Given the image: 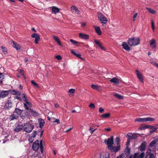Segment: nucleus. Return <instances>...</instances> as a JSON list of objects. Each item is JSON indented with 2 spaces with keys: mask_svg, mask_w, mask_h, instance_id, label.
Returning <instances> with one entry per match:
<instances>
[{
  "mask_svg": "<svg viewBox=\"0 0 158 158\" xmlns=\"http://www.w3.org/2000/svg\"><path fill=\"white\" fill-rule=\"evenodd\" d=\"M104 142H106L108 148L112 152H116L120 150V145L116 147L113 146L114 144V141L113 136L112 135L110 136V138H108L107 141L106 139H105Z\"/></svg>",
  "mask_w": 158,
  "mask_h": 158,
  "instance_id": "nucleus-1",
  "label": "nucleus"
},
{
  "mask_svg": "<svg viewBox=\"0 0 158 158\" xmlns=\"http://www.w3.org/2000/svg\"><path fill=\"white\" fill-rule=\"evenodd\" d=\"M140 41L139 38L132 37L128 39L127 43L131 46H135L140 44Z\"/></svg>",
  "mask_w": 158,
  "mask_h": 158,
  "instance_id": "nucleus-2",
  "label": "nucleus"
},
{
  "mask_svg": "<svg viewBox=\"0 0 158 158\" xmlns=\"http://www.w3.org/2000/svg\"><path fill=\"white\" fill-rule=\"evenodd\" d=\"M155 119L151 117L144 118H138L135 120V121L139 122H145L148 121L152 122L155 120Z\"/></svg>",
  "mask_w": 158,
  "mask_h": 158,
  "instance_id": "nucleus-3",
  "label": "nucleus"
},
{
  "mask_svg": "<svg viewBox=\"0 0 158 158\" xmlns=\"http://www.w3.org/2000/svg\"><path fill=\"white\" fill-rule=\"evenodd\" d=\"M34 128V126L29 123H26L23 125V130L26 132L31 131Z\"/></svg>",
  "mask_w": 158,
  "mask_h": 158,
  "instance_id": "nucleus-4",
  "label": "nucleus"
},
{
  "mask_svg": "<svg viewBox=\"0 0 158 158\" xmlns=\"http://www.w3.org/2000/svg\"><path fill=\"white\" fill-rule=\"evenodd\" d=\"M98 19L102 23L104 24H106L107 21V18L101 13L98 12Z\"/></svg>",
  "mask_w": 158,
  "mask_h": 158,
  "instance_id": "nucleus-5",
  "label": "nucleus"
},
{
  "mask_svg": "<svg viewBox=\"0 0 158 158\" xmlns=\"http://www.w3.org/2000/svg\"><path fill=\"white\" fill-rule=\"evenodd\" d=\"M10 93V91L1 90L0 91V98H4L8 96Z\"/></svg>",
  "mask_w": 158,
  "mask_h": 158,
  "instance_id": "nucleus-6",
  "label": "nucleus"
},
{
  "mask_svg": "<svg viewBox=\"0 0 158 158\" xmlns=\"http://www.w3.org/2000/svg\"><path fill=\"white\" fill-rule=\"evenodd\" d=\"M12 102L10 100H8L4 107V108L6 110H9L12 106Z\"/></svg>",
  "mask_w": 158,
  "mask_h": 158,
  "instance_id": "nucleus-7",
  "label": "nucleus"
},
{
  "mask_svg": "<svg viewBox=\"0 0 158 158\" xmlns=\"http://www.w3.org/2000/svg\"><path fill=\"white\" fill-rule=\"evenodd\" d=\"M39 148V141L37 140L35 141L33 143L32 146V148L35 151H36L38 150Z\"/></svg>",
  "mask_w": 158,
  "mask_h": 158,
  "instance_id": "nucleus-8",
  "label": "nucleus"
},
{
  "mask_svg": "<svg viewBox=\"0 0 158 158\" xmlns=\"http://www.w3.org/2000/svg\"><path fill=\"white\" fill-rule=\"evenodd\" d=\"M32 37L33 38H35V42L36 44H38V41H39L40 38V35L37 33H34L32 35Z\"/></svg>",
  "mask_w": 158,
  "mask_h": 158,
  "instance_id": "nucleus-9",
  "label": "nucleus"
},
{
  "mask_svg": "<svg viewBox=\"0 0 158 158\" xmlns=\"http://www.w3.org/2000/svg\"><path fill=\"white\" fill-rule=\"evenodd\" d=\"M23 128V126L21 123H19L15 129V131L16 132H18Z\"/></svg>",
  "mask_w": 158,
  "mask_h": 158,
  "instance_id": "nucleus-10",
  "label": "nucleus"
},
{
  "mask_svg": "<svg viewBox=\"0 0 158 158\" xmlns=\"http://www.w3.org/2000/svg\"><path fill=\"white\" fill-rule=\"evenodd\" d=\"M136 72L137 77L139 81L141 82H143V78L142 75L138 70H136Z\"/></svg>",
  "mask_w": 158,
  "mask_h": 158,
  "instance_id": "nucleus-11",
  "label": "nucleus"
},
{
  "mask_svg": "<svg viewBox=\"0 0 158 158\" xmlns=\"http://www.w3.org/2000/svg\"><path fill=\"white\" fill-rule=\"evenodd\" d=\"M127 137L129 139H133L137 137V135L135 133H129L127 134Z\"/></svg>",
  "mask_w": 158,
  "mask_h": 158,
  "instance_id": "nucleus-12",
  "label": "nucleus"
},
{
  "mask_svg": "<svg viewBox=\"0 0 158 158\" xmlns=\"http://www.w3.org/2000/svg\"><path fill=\"white\" fill-rule=\"evenodd\" d=\"M147 143L145 141L143 142L139 146V150L141 152H143L145 150V147Z\"/></svg>",
  "mask_w": 158,
  "mask_h": 158,
  "instance_id": "nucleus-13",
  "label": "nucleus"
},
{
  "mask_svg": "<svg viewBox=\"0 0 158 158\" xmlns=\"http://www.w3.org/2000/svg\"><path fill=\"white\" fill-rule=\"evenodd\" d=\"M11 44H12V46L14 48H15L17 50H19L21 48V46L15 42L13 41L11 42Z\"/></svg>",
  "mask_w": 158,
  "mask_h": 158,
  "instance_id": "nucleus-14",
  "label": "nucleus"
},
{
  "mask_svg": "<svg viewBox=\"0 0 158 158\" xmlns=\"http://www.w3.org/2000/svg\"><path fill=\"white\" fill-rule=\"evenodd\" d=\"M19 115L14 110L13 112V114H12L10 116V118L11 120H13L15 119H18L19 118Z\"/></svg>",
  "mask_w": 158,
  "mask_h": 158,
  "instance_id": "nucleus-15",
  "label": "nucleus"
},
{
  "mask_svg": "<svg viewBox=\"0 0 158 158\" xmlns=\"http://www.w3.org/2000/svg\"><path fill=\"white\" fill-rule=\"evenodd\" d=\"M93 27L95 29L96 32L98 35H100L102 34L100 27L94 25Z\"/></svg>",
  "mask_w": 158,
  "mask_h": 158,
  "instance_id": "nucleus-16",
  "label": "nucleus"
},
{
  "mask_svg": "<svg viewBox=\"0 0 158 158\" xmlns=\"http://www.w3.org/2000/svg\"><path fill=\"white\" fill-rule=\"evenodd\" d=\"M79 37L80 38L85 40H87L89 39V35H88L81 33L79 34Z\"/></svg>",
  "mask_w": 158,
  "mask_h": 158,
  "instance_id": "nucleus-17",
  "label": "nucleus"
},
{
  "mask_svg": "<svg viewBox=\"0 0 158 158\" xmlns=\"http://www.w3.org/2000/svg\"><path fill=\"white\" fill-rule=\"evenodd\" d=\"M122 46L124 49L127 51H129L130 50V47L127 44V43L125 42H123L122 44Z\"/></svg>",
  "mask_w": 158,
  "mask_h": 158,
  "instance_id": "nucleus-18",
  "label": "nucleus"
},
{
  "mask_svg": "<svg viewBox=\"0 0 158 158\" xmlns=\"http://www.w3.org/2000/svg\"><path fill=\"white\" fill-rule=\"evenodd\" d=\"M110 81L115 83L116 85H118L119 84V79L116 77H113L110 80Z\"/></svg>",
  "mask_w": 158,
  "mask_h": 158,
  "instance_id": "nucleus-19",
  "label": "nucleus"
},
{
  "mask_svg": "<svg viewBox=\"0 0 158 158\" xmlns=\"http://www.w3.org/2000/svg\"><path fill=\"white\" fill-rule=\"evenodd\" d=\"M100 158H109V154L107 152H103L100 155Z\"/></svg>",
  "mask_w": 158,
  "mask_h": 158,
  "instance_id": "nucleus-20",
  "label": "nucleus"
},
{
  "mask_svg": "<svg viewBox=\"0 0 158 158\" xmlns=\"http://www.w3.org/2000/svg\"><path fill=\"white\" fill-rule=\"evenodd\" d=\"M29 111H30L31 114L34 116H38L40 115L39 113L37 112L36 111L34 110L33 109L30 108Z\"/></svg>",
  "mask_w": 158,
  "mask_h": 158,
  "instance_id": "nucleus-21",
  "label": "nucleus"
},
{
  "mask_svg": "<svg viewBox=\"0 0 158 158\" xmlns=\"http://www.w3.org/2000/svg\"><path fill=\"white\" fill-rule=\"evenodd\" d=\"M150 45L153 48H155L156 47V41L155 39H152L150 41Z\"/></svg>",
  "mask_w": 158,
  "mask_h": 158,
  "instance_id": "nucleus-22",
  "label": "nucleus"
},
{
  "mask_svg": "<svg viewBox=\"0 0 158 158\" xmlns=\"http://www.w3.org/2000/svg\"><path fill=\"white\" fill-rule=\"evenodd\" d=\"M53 38L55 41H56L58 44L61 46H62V45L61 44L60 41L58 37L55 35L53 36Z\"/></svg>",
  "mask_w": 158,
  "mask_h": 158,
  "instance_id": "nucleus-23",
  "label": "nucleus"
},
{
  "mask_svg": "<svg viewBox=\"0 0 158 158\" xmlns=\"http://www.w3.org/2000/svg\"><path fill=\"white\" fill-rule=\"evenodd\" d=\"M59 9L58 8L53 6L52 7V13L56 14L59 12Z\"/></svg>",
  "mask_w": 158,
  "mask_h": 158,
  "instance_id": "nucleus-24",
  "label": "nucleus"
},
{
  "mask_svg": "<svg viewBox=\"0 0 158 158\" xmlns=\"http://www.w3.org/2000/svg\"><path fill=\"white\" fill-rule=\"evenodd\" d=\"M40 119H40L39 120V123L40 125L39 127L40 128H42L44 125L45 121L43 119Z\"/></svg>",
  "mask_w": 158,
  "mask_h": 158,
  "instance_id": "nucleus-25",
  "label": "nucleus"
},
{
  "mask_svg": "<svg viewBox=\"0 0 158 158\" xmlns=\"http://www.w3.org/2000/svg\"><path fill=\"white\" fill-rule=\"evenodd\" d=\"M113 95L114 97L119 99H122L123 98V97L122 96L117 93H114Z\"/></svg>",
  "mask_w": 158,
  "mask_h": 158,
  "instance_id": "nucleus-26",
  "label": "nucleus"
},
{
  "mask_svg": "<svg viewBox=\"0 0 158 158\" xmlns=\"http://www.w3.org/2000/svg\"><path fill=\"white\" fill-rule=\"evenodd\" d=\"M71 9L72 10H74L75 12L77 13V14H79L80 12V11L75 6H72L71 7Z\"/></svg>",
  "mask_w": 158,
  "mask_h": 158,
  "instance_id": "nucleus-27",
  "label": "nucleus"
},
{
  "mask_svg": "<svg viewBox=\"0 0 158 158\" xmlns=\"http://www.w3.org/2000/svg\"><path fill=\"white\" fill-rule=\"evenodd\" d=\"M146 9L152 14H155L156 11L150 8L146 7Z\"/></svg>",
  "mask_w": 158,
  "mask_h": 158,
  "instance_id": "nucleus-28",
  "label": "nucleus"
},
{
  "mask_svg": "<svg viewBox=\"0 0 158 158\" xmlns=\"http://www.w3.org/2000/svg\"><path fill=\"white\" fill-rule=\"evenodd\" d=\"M15 111L18 114L20 115L22 113L23 110L19 109V108H15Z\"/></svg>",
  "mask_w": 158,
  "mask_h": 158,
  "instance_id": "nucleus-29",
  "label": "nucleus"
},
{
  "mask_svg": "<svg viewBox=\"0 0 158 158\" xmlns=\"http://www.w3.org/2000/svg\"><path fill=\"white\" fill-rule=\"evenodd\" d=\"M40 146V151L42 153H43V144L42 140H41L40 141V144H39V147Z\"/></svg>",
  "mask_w": 158,
  "mask_h": 158,
  "instance_id": "nucleus-30",
  "label": "nucleus"
},
{
  "mask_svg": "<svg viewBox=\"0 0 158 158\" xmlns=\"http://www.w3.org/2000/svg\"><path fill=\"white\" fill-rule=\"evenodd\" d=\"M131 149L130 148H128L127 147L126 148L125 150V153L126 155H128L129 154L130 152Z\"/></svg>",
  "mask_w": 158,
  "mask_h": 158,
  "instance_id": "nucleus-31",
  "label": "nucleus"
},
{
  "mask_svg": "<svg viewBox=\"0 0 158 158\" xmlns=\"http://www.w3.org/2000/svg\"><path fill=\"white\" fill-rule=\"evenodd\" d=\"M71 52L72 54H73L74 55L77 56L80 59H82V57H81V55L80 54H77L72 50L71 51Z\"/></svg>",
  "mask_w": 158,
  "mask_h": 158,
  "instance_id": "nucleus-32",
  "label": "nucleus"
},
{
  "mask_svg": "<svg viewBox=\"0 0 158 158\" xmlns=\"http://www.w3.org/2000/svg\"><path fill=\"white\" fill-rule=\"evenodd\" d=\"M110 114L109 113H105L101 115V117L103 118H108L110 116Z\"/></svg>",
  "mask_w": 158,
  "mask_h": 158,
  "instance_id": "nucleus-33",
  "label": "nucleus"
},
{
  "mask_svg": "<svg viewBox=\"0 0 158 158\" xmlns=\"http://www.w3.org/2000/svg\"><path fill=\"white\" fill-rule=\"evenodd\" d=\"M151 153V149L150 148H148L147 152H146V155L145 158H147L148 157V156H149Z\"/></svg>",
  "mask_w": 158,
  "mask_h": 158,
  "instance_id": "nucleus-34",
  "label": "nucleus"
},
{
  "mask_svg": "<svg viewBox=\"0 0 158 158\" xmlns=\"http://www.w3.org/2000/svg\"><path fill=\"white\" fill-rule=\"evenodd\" d=\"M1 48L3 53L4 54H6L7 53L6 48L5 47H3V46H1Z\"/></svg>",
  "mask_w": 158,
  "mask_h": 158,
  "instance_id": "nucleus-35",
  "label": "nucleus"
},
{
  "mask_svg": "<svg viewBox=\"0 0 158 158\" xmlns=\"http://www.w3.org/2000/svg\"><path fill=\"white\" fill-rule=\"evenodd\" d=\"M68 92L69 93H71V94H69V95L73 96V95L75 92V89H70L69 90Z\"/></svg>",
  "mask_w": 158,
  "mask_h": 158,
  "instance_id": "nucleus-36",
  "label": "nucleus"
},
{
  "mask_svg": "<svg viewBox=\"0 0 158 158\" xmlns=\"http://www.w3.org/2000/svg\"><path fill=\"white\" fill-rule=\"evenodd\" d=\"M37 132L36 131H34L32 134H31L30 136H31L33 138H34L36 136V135H37Z\"/></svg>",
  "mask_w": 158,
  "mask_h": 158,
  "instance_id": "nucleus-37",
  "label": "nucleus"
},
{
  "mask_svg": "<svg viewBox=\"0 0 158 158\" xmlns=\"http://www.w3.org/2000/svg\"><path fill=\"white\" fill-rule=\"evenodd\" d=\"M143 126L144 129H146L147 128L152 129V126L149 125H144Z\"/></svg>",
  "mask_w": 158,
  "mask_h": 158,
  "instance_id": "nucleus-38",
  "label": "nucleus"
},
{
  "mask_svg": "<svg viewBox=\"0 0 158 158\" xmlns=\"http://www.w3.org/2000/svg\"><path fill=\"white\" fill-rule=\"evenodd\" d=\"M158 128V127H157L156 126H152V129H152V130L150 131H151V133H153Z\"/></svg>",
  "mask_w": 158,
  "mask_h": 158,
  "instance_id": "nucleus-39",
  "label": "nucleus"
},
{
  "mask_svg": "<svg viewBox=\"0 0 158 158\" xmlns=\"http://www.w3.org/2000/svg\"><path fill=\"white\" fill-rule=\"evenodd\" d=\"M145 155L144 152H142L137 157V158H143Z\"/></svg>",
  "mask_w": 158,
  "mask_h": 158,
  "instance_id": "nucleus-40",
  "label": "nucleus"
},
{
  "mask_svg": "<svg viewBox=\"0 0 158 158\" xmlns=\"http://www.w3.org/2000/svg\"><path fill=\"white\" fill-rule=\"evenodd\" d=\"M120 141V139L119 138H118V137L116 138L115 142L116 143L117 146H118L119 145H119Z\"/></svg>",
  "mask_w": 158,
  "mask_h": 158,
  "instance_id": "nucleus-41",
  "label": "nucleus"
},
{
  "mask_svg": "<svg viewBox=\"0 0 158 158\" xmlns=\"http://www.w3.org/2000/svg\"><path fill=\"white\" fill-rule=\"evenodd\" d=\"M156 143V141L155 140L152 141L150 143L149 145L150 147H153Z\"/></svg>",
  "mask_w": 158,
  "mask_h": 158,
  "instance_id": "nucleus-42",
  "label": "nucleus"
},
{
  "mask_svg": "<svg viewBox=\"0 0 158 158\" xmlns=\"http://www.w3.org/2000/svg\"><path fill=\"white\" fill-rule=\"evenodd\" d=\"M91 88L94 89H98L99 87L96 85L92 84L91 85Z\"/></svg>",
  "mask_w": 158,
  "mask_h": 158,
  "instance_id": "nucleus-43",
  "label": "nucleus"
},
{
  "mask_svg": "<svg viewBox=\"0 0 158 158\" xmlns=\"http://www.w3.org/2000/svg\"><path fill=\"white\" fill-rule=\"evenodd\" d=\"M89 107L91 109H94L95 108V106L94 104L91 103L89 104Z\"/></svg>",
  "mask_w": 158,
  "mask_h": 158,
  "instance_id": "nucleus-44",
  "label": "nucleus"
},
{
  "mask_svg": "<svg viewBox=\"0 0 158 158\" xmlns=\"http://www.w3.org/2000/svg\"><path fill=\"white\" fill-rule=\"evenodd\" d=\"M8 91H10V93L11 94L13 95H15V94L16 91V90H8Z\"/></svg>",
  "mask_w": 158,
  "mask_h": 158,
  "instance_id": "nucleus-45",
  "label": "nucleus"
},
{
  "mask_svg": "<svg viewBox=\"0 0 158 158\" xmlns=\"http://www.w3.org/2000/svg\"><path fill=\"white\" fill-rule=\"evenodd\" d=\"M70 41L72 43L73 45H75L79 43L78 42L76 41L75 40H74L73 39L70 40Z\"/></svg>",
  "mask_w": 158,
  "mask_h": 158,
  "instance_id": "nucleus-46",
  "label": "nucleus"
},
{
  "mask_svg": "<svg viewBox=\"0 0 158 158\" xmlns=\"http://www.w3.org/2000/svg\"><path fill=\"white\" fill-rule=\"evenodd\" d=\"M31 83L32 84L34 85L36 87H39V85L38 84L36 83L33 80H32L31 81Z\"/></svg>",
  "mask_w": 158,
  "mask_h": 158,
  "instance_id": "nucleus-47",
  "label": "nucleus"
},
{
  "mask_svg": "<svg viewBox=\"0 0 158 158\" xmlns=\"http://www.w3.org/2000/svg\"><path fill=\"white\" fill-rule=\"evenodd\" d=\"M151 23H152V27L153 30H154L155 29V27H154V23L153 22V20H152L151 21Z\"/></svg>",
  "mask_w": 158,
  "mask_h": 158,
  "instance_id": "nucleus-48",
  "label": "nucleus"
},
{
  "mask_svg": "<svg viewBox=\"0 0 158 158\" xmlns=\"http://www.w3.org/2000/svg\"><path fill=\"white\" fill-rule=\"evenodd\" d=\"M34 138H32V137L31 136H30L29 137V139H28L29 142L31 143H32L34 140Z\"/></svg>",
  "mask_w": 158,
  "mask_h": 158,
  "instance_id": "nucleus-49",
  "label": "nucleus"
},
{
  "mask_svg": "<svg viewBox=\"0 0 158 158\" xmlns=\"http://www.w3.org/2000/svg\"><path fill=\"white\" fill-rule=\"evenodd\" d=\"M7 136H6L4 137V139H3V143H5L7 142V140H8V139H7Z\"/></svg>",
  "mask_w": 158,
  "mask_h": 158,
  "instance_id": "nucleus-50",
  "label": "nucleus"
},
{
  "mask_svg": "<svg viewBox=\"0 0 158 158\" xmlns=\"http://www.w3.org/2000/svg\"><path fill=\"white\" fill-rule=\"evenodd\" d=\"M23 106L27 110H30V109H29L26 103H24L23 104Z\"/></svg>",
  "mask_w": 158,
  "mask_h": 158,
  "instance_id": "nucleus-51",
  "label": "nucleus"
},
{
  "mask_svg": "<svg viewBox=\"0 0 158 158\" xmlns=\"http://www.w3.org/2000/svg\"><path fill=\"white\" fill-rule=\"evenodd\" d=\"M148 158H155L154 154L153 153L150 154Z\"/></svg>",
  "mask_w": 158,
  "mask_h": 158,
  "instance_id": "nucleus-52",
  "label": "nucleus"
},
{
  "mask_svg": "<svg viewBox=\"0 0 158 158\" xmlns=\"http://www.w3.org/2000/svg\"><path fill=\"white\" fill-rule=\"evenodd\" d=\"M99 111L100 113H102L104 112V109L102 107H100L99 110Z\"/></svg>",
  "mask_w": 158,
  "mask_h": 158,
  "instance_id": "nucleus-53",
  "label": "nucleus"
},
{
  "mask_svg": "<svg viewBox=\"0 0 158 158\" xmlns=\"http://www.w3.org/2000/svg\"><path fill=\"white\" fill-rule=\"evenodd\" d=\"M5 77L4 75H2V77H0V84L3 82V79H4Z\"/></svg>",
  "mask_w": 158,
  "mask_h": 158,
  "instance_id": "nucleus-54",
  "label": "nucleus"
},
{
  "mask_svg": "<svg viewBox=\"0 0 158 158\" xmlns=\"http://www.w3.org/2000/svg\"><path fill=\"white\" fill-rule=\"evenodd\" d=\"M137 15H138V14L137 13H135L134 15L133 16V21H134L135 20V18H136Z\"/></svg>",
  "mask_w": 158,
  "mask_h": 158,
  "instance_id": "nucleus-55",
  "label": "nucleus"
},
{
  "mask_svg": "<svg viewBox=\"0 0 158 158\" xmlns=\"http://www.w3.org/2000/svg\"><path fill=\"white\" fill-rule=\"evenodd\" d=\"M56 58L58 60H60L62 59L61 56L59 55L56 56Z\"/></svg>",
  "mask_w": 158,
  "mask_h": 158,
  "instance_id": "nucleus-56",
  "label": "nucleus"
},
{
  "mask_svg": "<svg viewBox=\"0 0 158 158\" xmlns=\"http://www.w3.org/2000/svg\"><path fill=\"white\" fill-rule=\"evenodd\" d=\"M14 94H15V95L18 96H20L21 94V93L17 90H16V94L15 93Z\"/></svg>",
  "mask_w": 158,
  "mask_h": 158,
  "instance_id": "nucleus-57",
  "label": "nucleus"
},
{
  "mask_svg": "<svg viewBox=\"0 0 158 158\" xmlns=\"http://www.w3.org/2000/svg\"><path fill=\"white\" fill-rule=\"evenodd\" d=\"M138 153H135L134 154L133 156V158H137L138 157Z\"/></svg>",
  "mask_w": 158,
  "mask_h": 158,
  "instance_id": "nucleus-58",
  "label": "nucleus"
},
{
  "mask_svg": "<svg viewBox=\"0 0 158 158\" xmlns=\"http://www.w3.org/2000/svg\"><path fill=\"white\" fill-rule=\"evenodd\" d=\"M98 46L101 48V49L102 50H104V48L102 46L101 43H100Z\"/></svg>",
  "mask_w": 158,
  "mask_h": 158,
  "instance_id": "nucleus-59",
  "label": "nucleus"
},
{
  "mask_svg": "<svg viewBox=\"0 0 158 158\" xmlns=\"http://www.w3.org/2000/svg\"><path fill=\"white\" fill-rule=\"evenodd\" d=\"M48 119L50 121H51L52 122H53V120L54 118H51L49 117H47Z\"/></svg>",
  "mask_w": 158,
  "mask_h": 158,
  "instance_id": "nucleus-60",
  "label": "nucleus"
},
{
  "mask_svg": "<svg viewBox=\"0 0 158 158\" xmlns=\"http://www.w3.org/2000/svg\"><path fill=\"white\" fill-rule=\"evenodd\" d=\"M19 73H20L23 76H24V75L23 73V71L22 70H19Z\"/></svg>",
  "mask_w": 158,
  "mask_h": 158,
  "instance_id": "nucleus-61",
  "label": "nucleus"
},
{
  "mask_svg": "<svg viewBox=\"0 0 158 158\" xmlns=\"http://www.w3.org/2000/svg\"><path fill=\"white\" fill-rule=\"evenodd\" d=\"M53 122H56L57 123H60V120L58 119H56L55 120L53 121Z\"/></svg>",
  "mask_w": 158,
  "mask_h": 158,
  "instance_id": "nucleus-62",
  "label": "nucleus"
},
{
  "mask_svg": "<svg viewBox=\"0 0 158 158\" xmlns=\"http://www.w3.org/2000/svg\"><path fill=\"white\" fill-rule=\"evenodd\" d=\"M94 42H95V43L97 44V45H98L100 43L99 42V41H98V40H94Z\"/></svg>",
  "mask_w": 158,
  "mask_h": 158,
  "instance_id": "nucleus-63",
  "label": "nucleus"
},
{
  "mask_svg": "<svg viewBox=\"0 0 158 158\" xmlns=\"http://www.w3.org/2000/svg\"><path fill=\"white\" fill-rule=\"evenodd\" d=\"M139 129L141 130L144 129L143 126L142 124H141V126L139 127Z\"/></svg>",
  "mask_w": 158,
  "mask_h": 158,
  "instance_id": "nucleus-64",
  "label": "nucleus"
}]
</instances>
